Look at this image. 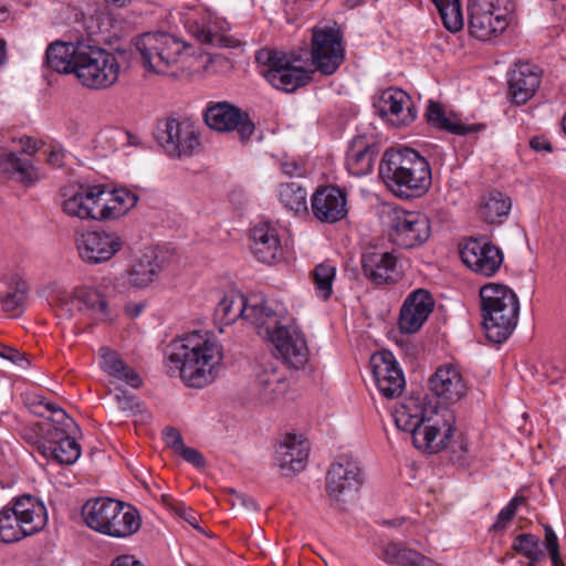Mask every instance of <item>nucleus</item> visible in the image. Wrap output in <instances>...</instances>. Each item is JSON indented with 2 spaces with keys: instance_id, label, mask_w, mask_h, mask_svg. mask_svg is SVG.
I'll use <instances>...</instances> for the list:
<instances>
[{
  "instance_id": "obj_1",
  "label": "nucleus",
  "mask_w": 566,
  "mask_h": 566,
  "mask_svg": "<svg viewBox=\"0 0 566 566\" xmlns=\"http://www.w3.org/2000/svg\"><path fill=\"white\" fill-rule=\"evenodd\" d=\"M223 360L222 345L208 332H192L170 343L167 349V368L178 375L184 384L203 388L218 376Z\"/></svg>"
},
{
  "instance_id": "obj_2",
  "label": "nucleus",
  "mask_w": 566,
  "mask_h": 566,
  "mask_svg": "<svg viewBox=\"0 0 566 566\" xmlns=\"http://www.w3.org/2000/svg\"><path fill=\"white\" fill-rule=\"evenodd\" d=\"M436 407L427 406L426 398L409 397L396 408L394 412L395 423L398 429L411 434L413 446L429 453H437L447 447V441L453 436L455 417L452 411L444 410L443 424L433 423L432 415Z\"/></svg>"
},
{
  "instance_id": "obj_3",
  "label": "nucleus",
  "mask_w": 566,
  "mask_h": 566,
  "mask_svg": "<svg viewBox=\"0 0 566 566\" xmlns=\"http://www.w3.org/2000/svg\"><path fill=\"white\" fill-rule=\"evenodd\" d=\"M379 176L395 196L405 199L420 197L431 185L429 163L408 147L386 150L379 164Z\"/></svg>"
},
{
  "instance_id": "obj_4",
  "label": "nucleus",
  "mask_w": 566,
  "mask_h": 566,
  "mask_svg": "<svg viewBox=\"0 0 566 566\" xmlns=\"http://www.w3.org/2000/svg\"><path fill=\"white\" fill-rule=\"evenodd\" d=\"M483 327L489 340L502 344L516 327L520 303L506 285L489 283L480 290Z\"/></svg>"
},
{
  "instance_id": "obj_5",
  "label": "nucleus",
  "mask_w": 566,
  "mask_h": 566,
  "mask_svg": "<svg viewBox=\"0 0 566 566\" xmlns=\"http://www.w3.org/2000/svg\"><path fill=\"white\" fill-rule=\"evenodd\" d=\"M301 59L286 52L263 48L255 52V62L260 74L276 90L294 92L306 85L311 80V72L296 65Z\"/></svg>"
},
{
  "instance_id": "obj_6",
  "label": "nucleus",
  "mask_w": 566,
  "mask_h": 566,
  "mask_svg": "<svg viewBox=\"0 0 566 566\" xmlns=\"http://www.w3.org/2000/svg\"><path fill=\"white\" fill-rule=\"evenodd\" d=\"M77 55L75 75L85 87L105 90L118 81L122 66L113 52L84 40Z\"/></svg>"
},
{
  "instance_id": "obj_7",
  "label": "nucleus",
  "mask_w": 566,
  "mask_h": 566,
  "mask_svg": "<svg viewBox=\"0 0 566 566\" xmlns=\"http://www.w3.org/2000/svg\"><path fill=\"white\" fill-rule=\"evenodd\" d=\"M184 41L166 32H147L136 41L143 65L157 74H166L184 54Z\"/></svg>"
},
{
  "instance_id": "obj_8",
  "label": "nucleus",
  "mask_w": 566,
  "mask_h": 566,
  "mask_svg": "<svg viewBox=\"0 0 566 566\" xmlns=\"http://www.w3.org/2000/svg\"><path fill=\"white\" fill-rule=\"evenodd\" d=\"M385 223L390 241L402 249L419 247L430 237V221L420 212L392 208L385 213Z\"/></svg>"
},
{
  "instance_id": "obj_9",
  "label": "nucleus",
  "mask_w": 566,
  "mask_h": 566,
  "mask_svg": "<svg viewBox=\"0 0 566 566\" xmlns=\"http://www.w3.org/2000/svg\"><path fill=\"white\" fill-rule=\"evenodd\" d=\"M276 316L277 310L266 302L250 303L242 294L223 296L214 308L216 322L230 325L242 317L255 325L261 336H264V325Z\"/></svg>"
},
{
  "instance_id": "obj_10",
  "label": "nucleus",
  "mask_w": 566,
  "mask_h": 566,
  "mask_svg": "<svg viewBox=\"0 0 566 566\" xmlns=\"http://www.w3.org/2000/svg\"><path fill=\"white\" fill-rule=\"evenodd\" d=\"M283 319L277 311L276 318L270 319L264 325V331L282 360L291 368L300 369L308 361V347L302 333L294 326H284Z\"/></svg>"
},
{
  "instance_id": "obj_11",
  "label": "nucleus",
  "mask_w": 566,
  "mask_h": 566,
  "mask_svg": "<svg viewBox=\"0 0 566 566\" xmlns=\"http://www.w3.org/2000/svg\"><path fill=\"white\" fill-rule=\"evenodd\" d=\"M156 139L168 156L176 158L192 156L201 147L199 129L189 122L176 118L158 122Z\"/></svg>"
},
{
  "instance_id": "obj_12",
  "label": "nucleus",
  "mask_w": 566,
  "mask_h": 566,
  "mask_svg": "<svg viewBox=\"0 0 566 566\" xmlns=\"http://www.w3.org/2000/svg\"><path fill=\"white\" fill-rule=\"evenodd\" d=\"M312 63L324 75L334 74L344 62L345 48L338 27H315L312 31Z\"/></svg>"
},
{
  "instance_id": "obj_13",
  "label": "nucleus",
  "mask_w": 566,
  "mask_h": 566,
  "mask_svg": "<svg viewBox=\"0 0 566 566\" xmlns=\"http://www.w3.org/2000/svg\"><path fill=\"white\" fill-rule=\"evenodd\" d=\"M125 239L115 230L82 231L75 235L80 259L87 264H101L113 259L124 248Z\"/></svg>"
},
{
  "instance_id": "obj_14",
  "label": "nucleus",
  "mask_w": 566,
  "mask_h": 566,
  "mask_svg": "<svg viewBox=\"0 0 566 566\" xmlns=\"http://www.w3.org/2000/svg\"><path fill=\"white\" fill-rule=\"evenodd\" d=\"M364 483V473L357 460L342 455L326 473V492L332 501L340 502L356 494Z\"/></svg>"
},
{
  "instance_id": "obj_15",
  "label": "nucleus",
  "mask_w": 566,
  "mask_h": 566,
  "mask_svg": "<svg viewBox=\"0 0 566 566\" xmlns=\"http://www.w3.org/2000/svg\"><path fill=\"white\" fill-rule=\"evenodd\" d=\"M203 118L206 124L217 132L237 130L242 142L248 140L255 130L249 114L228 102L209 103Z\"/></svg>"
},
{
  "instance_id": "obj_16",
  "label": "nucleus",
  "mask_w": 566,
  "mask_h": 566,
  "mask_svg": "<svg viewBox=\"0 0 566 566\" xmlns=\"http://www.w3.org/2000/svg\"><path fill=\"white\" fill-rule=\"evenodd\" d=\"M462 262L474 273L492 276L503 263L502 250L486 238L471 237L460 248Z\"/></svg>"
},
{
  "instance_id": "obj_17",
  "label": "nucleus",
  "mask_w": 566,
  "mask_h": 566,
  "mask_svg": "<svg viewBox=\"0 0 566 566\" xmlns=\"http://www.w3.org/2000/svg\"><path fill=\"white\" fill-rule=\"evenodd\" d=\"M469 11L470 33L479 40H490L509 25L506 14L499 0L496 3L493 0H476L470 6Z\"/></svg>"
},
{
  "instance_id": "obj_18",
  "label": "nucleus",
  "mask_w": 566,
  "mask_h": 566,
  "mask_svg": "<svg viewBox=\"0 0 566 566\" xmlns=\"http://www.w3.org/2000/svg\"><path fill=\"white\" fill-rule=\"evenodd\" d=\"M373 376L380 394L394 399L405 389V376L394 355L388 352H378L370 358Z\"/></svg>"
},
{
  "instance_id": "obj_19",
  "label": "nucleus",
  "mask_w": 566,
  "mask_h": 566,
  "mask_svg": "<svg viewBox=\"0 0 566 566\" xmlns=\"http://www.w3.org/2000/svg\"><path fill=\"white\" fill-rule=\"evenodd\" d=\"M60 306L71 316L75 308L78 312H86L97 321H111L113 316L106 296L91 286H78L74 289L71 294L60 298Z\"/></svg>"
},
{
  "instance_id": "obj_20",
  "label": "nucleus",
  "mask_w": 566,
  "mask_h": 566,
  "mask_svg": "<svg viewBox=\"0 0 566 566\" xmlns=\"http://www.w3.org/2000/svg\"><path fill=\"white\" fill-rule=\"evenodd\" d=\"M251 251L255 259L272 265L283 259L284 250L280 230L270 221H260L250 230Z\"/></svg>"
},
{
  "instance_id": "obj_21",
  "label": "nucleus",
  "mask_w": 566,
  "mask_h": 566,
  "mask_svg": "<svg viewBox=\"0 0 566 566\" xmlns=\"http://www.w3.org/2000/svg\"><path fill=\"white\" fill-rule=\"evenodd\" d=\"M313 216L321 222L335 223L347 213V192L336 186H321L311 198Z\"/></svg>"
},
{
  "instance_id": "obj_22",
  "label": "nucleus",
  "mask_w": 566,
  "mask_h": 566,
  "mask_svg": "<svg viewBox=\"0 0 566 566\" xmlns=\"http://www.w3.org/2000/svg\"><path fill=\"white\" fill-rule=\"evenodd\" d=\"M360 266L364 276L375 286L395 282L397 258L392 252L367 249L361 253Z\"/></svg>"
},
{
  "instance_id": "obj_23",
  "label": "nucleus",
  "mask_w": 566,
  "mask_h": 566,
  "mask_svg": "<svg viewBox=\"0 0 566 566\" xmlns=\"http://www.w3.org/2000/svg\"><path fill=\"white\" fill-rule=\"evenodd\" d=\"M103 185L80 187L78 190L69 195L62 203L65 214L81 220H98L99 219V200H103Z\"/></svg>"
},
{
  "instance_id": "obj_24",
  "label": "nucleus",
  "mask_w": 566,
  "mask_h": 566,
  "mask_svg": "<svg viewBox=\"0 0 566 566\" xmlns=\"http://www.w3.org/2000/svg\"><path fill=\"white\" fill-rule=\"evenodd\" d=\"M434 306L431 294L418 289L405 300L399 315V327L402 333H416L427 321Z\"/></svg>"
},
{
  "instance_id": "obj_25",
  "label": "nucleus",
  "mask_w": 566,
  "mask_h": 566,
  "mask_svg": "<svg viewBox=\"0 0 566 566\" xmlns=\"http://www.w3.org/2000/svg\"><path fill=\"white\" fill-rule=\"evenodd\" d=\"M380 116L388 117L396 125H408L415 120L417 114L410 96L400 88L385 90L375 104Z\"/></svg>"
},
{
  "instance_id": "obj_26",
  "label": "nucleus",
  "mask_w": 566,
  "mask_h": 566,
  "mask_svg": "<svg viewBox=\"0 0 566 566\" xmlns=\"http://www.w3.org/2000/svg\"><path fill=\"white\" fill-rule=\"evenodd\" d=\"M430 390L441 403L458 402L467 395V384L461 373L451 365L440 366L429 379Z\"/></svg>"
},
{
  "instance_id": "obj_27",
  "label": "nucleus",
  "mask_w": 566,
  "mask_h": 566,
  "mask_svg": "<svg viewBox=\"0 0 566 566\" xmlns=\"http://www.w3.org/2000/svg\"><path fill=\"white\" fill-rule=\"evenodd\" d=\"M289 384L285 376L273 366H260L251 386V396L260 403H272L285 395Z\"/></svg>"
},
{
  "instance_id": "obj_28",
  "label": "nucleus",
  "mask_w": 566,
  "mask_h": 566,
  "mask_svg": "<svg viewBox=\"0 0 566 566\" xmlns=\"http://www.w3.org/2000/svg\"><path fill=\"white\" fill-rule=\"evenodd\" d=\"M11 515L23 526L39 533L48 522L45 505L35 496L23 494L13 497L6 506Z\"/></svg>"
},
{
  "instance_id": "obj_29",
  "label": "nucleus",
  "mask_w": 566,
  "mask_h": 566,
  "mask_svg": "<svg viewBox=\"0 0 566 566\" xmlns=\"http://www.w3.org/2000/svg\"><path fill=\"white\" fill-rule=\"evenodd\" d=\"M308 443L296 434H286L275 450V461L283 474L301 472L308 459Z\"/></svg>"
},
{
  "instance_id": "obj_30",
  "label": "nucleus",
  "mask_w": 566,
  "mask_h": 566,
  "mask_svg": "<svg viewBox=\"0 0 566 566\" xmlns=\"http://www.w3.org/2000/svg\"><path fill=\"white\" fill-rule=\"evenodd\" d=\"M541 73L530 63H517L509 75V92L516 105L525 104L539 87Z\"/></svg>"
},
{
  "instance_id": "obj_31",
  "label": "nucleus",
  "mask_w": 566,
  "mask_h": 566,
  "mask_svg": "<svg viewBox=\"0 0 566 566\" xmlns=\"http://www.w3.org/2000/svg\"><path fill=\"white\" fill-rule=\"evenodd\" d=\"M83 43L84 40L76 42L56 41L51 43L45 53L48 66L57 73L76 74L77 54Z\"/></svg>"
},
{
  "instance_id": "obj_32",
  "label": "nucleus",
  "mask_w": 566,
  "mask_h": 566,
  "mask_svg": "<svg viewBox=\"0 0 566 566\" xmlns=\"http://www.w3.org/2000/svg\"><path fill=\"white\" fill-rule=\"evenodd\" d=\"M426 118L432 127L459 136L473 134L485 127L482 124H463L457 114H447L442 105L434 101H429Z\"/></svg>"
},
{
  "instance_id": "obj_33",
  "label": "nucleus",
  "mask_w": 566,
  "mask_h": 566,
  "mask_svg": "<svg viewBox=\"0 0 566 566\" xmlns=\"http://www.w3.org/2000/svg\"><path fill=\"white\" fill-rule=\"evenodd\" d=\"M0 177L25 186L33 185L40 179L39 171L32 161L14 153L0 155Z\"/></svg>"
},
{
  "instance_id": "obj_34",
  "label": "nucleus",
  "mask_w": 566,
  "mask_h": 566,
  "mask_svg": "<svg viewBox=\"0 0 566 566\" xmlns=\"http://www.w3.org/2000/svg\"><path fill=\"white\" fill-rule=\"evenodd\" d=\"M102 197L103 200H99L101 211L98 216L101 220L117 219L134 208L138 201V196L126 188L108 191L103 186Z\"/></svg>"
},
{
  "instance_id": "obj_35",
  "label": "nucleus",
  "mask_w": 566,
  "mask_h": 566,
  "mask_svg": "<svg viewBox=\"0 0 566 566\" xmlns=\"http://www.w3.org/2000/svg\"><path fill=\"white\" fill-rule=\"evenodd\" d=\"M376 147L366 143L363 136L353 139L346 155V167L350 175L361 177L368 175L377 157Z\"/></svg>"
},
{
  "instance_id": "obj_36",
  "label": "nucleus",
  "mask_w": 566,
  "mask_h": 566,
  "mask_svg": "<svg viewBox=\"0 0 566 566\" xmlns=\"http://www.w3.org/2000/svg\"><path fill=\"white\" fill-rule=\"evenodd\" d=\"M119 501L113 499L88 500L82 510L86 525L102 534H105L109 526L111 518L116 516Z\"/></svg>"
},
{
  "instance_id": "obj_37",
  "label": "nucleus",
  "mask_w": 566,
  "mask_h": 566,
  "mask_svg": "<svg viewBox=\"0 0 566 566\" xmlns=\"http://www.w3.org/2000/svg\"><path fill=\"white\" fill-rule=\"evenodd\" d=\"M102 369L116 380L138 389L143 385L142 377L137 371L127 365L122 357L109 347L99 348Z\"/></svg>"
},
{
  "instance_id": "obj_38",
  "label": "nucleus",
  "mask_w": 566,
  "mask_h": 566,
  "mask_svg": "<svg viewBox=\"0 0 566 566\" xmlns=\"http://www.w3.org/2000/svg\"><path fill=\"white\" fill-rule=\"evenodd\" d=\"M380 557L385 563L395 566H440L431 558L397 542L384 545Z\"/></svg>"
},
{
  "instance_id": "obj_39",
  "label": "nucleus",
  "mask_w": 566,
  "mask_h": 566,
  "mask_svg": "<svg viewBox=\"0 0 566 566\" xmlns=\"http://www.w3.org/2000/svg\"><path fill=\"white\" fill-rule=\"evenodd\" d=\"M116 511V516L111 518L105 535L124 538L139 531L142 518L135 507L119 502Z\"/></svg>"
},
{
  "instance_id": "obj_40",
  "label": "nucleus",
  "mask_w": 566,
  "mask_h": 566,
  "mask_svg": "<svg viewBox=\"0 0 566 566\" xmlns=\"http://www.w3.org/2000/svg\"><path fill=\"white\" fill-rule=\"evenodd\" d=\"M512 207L511 198L500 191L483 196L479 209L481 219L488 223H501Z\"/></svg>"
},
{
  "instance_id": "obj_41",
  "label": "nucleus",
  "mask_w": 566,
  "mask_h": 566,
  "mask_svg": "<svg viewBox=\"0 0 566 566\" xmlns=\"http://www.w3.org/2000/svg\"><path fill=\"white\" fill-rule=\"evenodd\" d=\"M279 199L285 209L294 214L307 213V191L297 182H286L279 187Z\"/></svg>"
},
{
  "instance_id": "obj_42",
  "label": "nucleus",
  "mask_w": 566,
  "mask_h": 566,
  "mask_svg": "<svg viewBox=\"0 0 566 566\" xmlns=\"http://www.w3.org/2000/svg\"><path fill=\"white\" fill-rule=\"evenodd\" d=\"M38 449L44 457L52 458L61 464H73L81 455V447L72 437L57 444L42 443Z\"/></svg>"
},
{
  "instance_id": "obj_43",
  "label": "nucleus",
  "mask_w": 566,
  "mask_h": 566,
  "mask_svg": "<svg viewBox=\"0 0 566 566\" xmlns=\"http://www.w3.org/2000/svg\"><path fill=\"white\" fill-rule=\"evenodd\" d=\"M159 272V264L156 258L143 255L132 266L128 273L129 285L138 289L149 285Z\"/></svg>"
},
{
  "instance_id": "obj_44",
  "label": "nucleus",
  "mask_w": 566,
  "mask_h": 566,
  "mask_svg": "<svg viewBox=\"0 0 566 566\" xmlns=\"http://www.w3.org/2000/svg\"><path fill=\"white\" fill-rule=\"evenodd\" d=\"M34 534L36 532L29 527H23L15 520V515L13 516L9 513V510L4 507L0 510V542L6 544L15 543Z\"/></svg>"
},
{
  "instance_id": "obj_45",
  "label": "nucleus",
  "mask_w": 566,
  "mask_h": 566,
  "mask_svg": "<svg viewBox=\"0 0 566 566\" xmlns=\"http://www.w3.org/2000/svg\"><path fill=\"white\" fill-rule=\"evenodd\" d=\"M442 20L444 28L455 33L463 27V17L460 0H431Z\"/></svg>"
},
{
  "instance_id": "obj_46",
  "label": "nucleus",
  "mask_w": 566,
  "mask_h": 566,
  "mask_svg": "<svg viewBox=\"0 0 566 566\" xmlns=\"http://www.w3.org/2000/svg\"><path fill=\"white\" fill-rule=\"evenodd\" d=\"M28 283L19 279L14 286L1 298L2 310L12 316H19L25 307Z\"/></svg>"
},
{
  "instance_id": "obj_47",
  "label": "nucleus",
  "mask_w": 566,
  "mask_h": 566,
  "mask_svg": "<svg viewBox=\"0 0 566 566\" xmlns=\"http://www.w3.org/2000/svg\"><path fill=\"white\" fill-rule=\"evenodd\" d=\"M335 275V266L327 263L316 265L313 271L315 291L324 301L328 300L332 295Z\"/></svg>"
},
{
  "instance_id": "obj_48",
  "label": "nucleus",
  "mask_w": 566,
  "mask_h": 566,
  "mask_svg": "<svg viewBox=\"0 0 566 566\" xmlns=\"http://www.w3.org/2000/svg\"><path fill=\"white\" fill-rule=\"evenodd\" d=\"M32 431L35 434L38 446L42 443H46V446L57 444L71 437V432L62 430V428L53 426L49 421L34 423Z\"/></svg>"
},
{
  "instance_id": "obj_49",
  "label": "nucleus",
  "mask_w": 566,
  "mask_h": 566,
  "mask_svg": "<svg viewBox=\"0 0 566 566\" xmlns=\"http://www.w3.org/2000/svg\"><path fill=\"white\" fill-rule=\"evenodd\" d=\"M513 548L524 555L526 558H544V553L539 549L538 537L533 534H520L515 537Z\"/></svg>"
},
{
  "instance_id": "obj_50",
  "label": "nucleus",
  "mask_w": 566,
  "mask_h": 566,
  "mask_svg": "<svg viewBox=\"0 0 566 566\" xmlns=\"http://www.w3.org/2000/svg\"><path fill=\"white\" fill-rule=\"evenodd\" d=\"M199 14H202V21L198 22L197 38L201 43L218 45V46H230L228 40L218 33L212 32L209 27L210 15L205 10H199Z\"/></svg>"
},
{
  "instance_id": "obj_51",
  "label": "nucleus",
  "mask_w": 566,
  "mask_h": 566,
  "mask_svg": "<svg viewBox=\"0 0 566 566\" xmlns=\"http://www.w3.org/2000/svg\"><path fill=\"white\" fill-rule=\"evenodd\" d=\"M525 502L524 496H514L506 506H504L499 515L496 522L490 527L491 531H503L507 524L513 520L516 511L521 504Z\"/></svg>"
},
{
  "instance_id": "obj_52",
  "label": "nucleus",
  "mask_w": 566,
  "mask_h": 566,
  "mask_svg": "<svg viewBox=\"0 0 566 566\" xmlns=\"http://www.w3.org/2000/svg\"><path fill=\"white\" fill-rule=\"evenodd\" d=\"M48 411L51 412V417L46 420L52 422L53 426L62 428L71 433L77 429V424L73 418H71L60 406L56 403L49 405Z\"/></svg>"
},
{
  "instance_id": "obj_53",
  "label": "nucleus",
  "mask_w": 566,
  "mask_h": 566,
  "mask_svg": "<svg viewBox=\"0 0 566 566\" xmlns=\"http://www.w3.org/2000/svg\"><path fill=\"white\" fill-rule=\"evenodd\" d=\"M545 546L552 559L553 566H565L559 554L557 536L551 526L545 527Z\"/></svg>"
},
{
  "instance_id": "obj_54",
  "label": "nucleus",
  "mask_w": 566,
  "mask_h": 566,
  "mask_svg": "<svg viewBox=\"0 0 566 566\" xmlns=\"http://www.w3.org/2000/svg\"><path fill=\"white\" fill-rule=\"evenodd\" d=\"M0 357L13 363L23 369L30 366V360L25 353H22L18 348L8 346L2 343H0Z\"/></svg>"
},
{
  "instance_id": "obj_55",
  "label": "nucleus",
  "mask_w": 566,
  "mask_h": 566,
  "mask_svg": "<svg viewBox=\"0 0 566 566\" xmlns=\"http://www.w3.org/2000/svg\"><path fill=\"white\" fill-rule=\"evenodd\" d=\"M229 502L232 507H240L247 511H256L258 506L255 501L247 494L239 493L235 490L229 491Z\"/></svg>"
},
{
  "instance_id": "obj_56",
  "label": "nucleus",
  "mask_w": 566,
  "mask_h": 566,
  "mask_svg": "<svg viewBox=\"0 0 566 566\" xmlns=\"http://www.w3.org/2000/svg\"><path fill=\"white\" fill-rule=\"evenodd\" d=\"M117 408L125 412H135L139 409V403L134 395L125 390H118L115 395Z\"/></svg>"
},
{
  "instance_id": "obj_57",
  "label": "nucleus",
  "mask_w": 566,
  "mask_h": 566,
  "mask_svg": "<svg viewBox=\"0 0 566 566\" xmlns=\"http://www.w3.org/2000/svg\"><path fill=\"white\" fill-rule=\"evenodd\" d=\"M177 453L185 461L195 465L196 468H203L206 465V459L203 454L195 448H190L185 444Z\"/></svg>"
},
{
  "instance_id": "obj_58",
  "label": "nucleus",
  "mask_w": 566,
  "mask_h": 566,
  "mask_svg": "<svg viewBox=\"0 0 566 566\" xmlns=\"http://www.w3.org/2000/svg\"><path fill=\"white\" fill-rule=\"evenodd\" d=\"M54 402L49 401L44 396L40 394H32L28 396V405L32 409V411L39 416L44 417L48 411V406L53 405Z\"/></svg>"
},
{
  "instance_id": "obj_59",
  "label": "nucleus",
  "mask_w": 566,
  "mask_h": 566,
  "mask_svg": "<svg viewBox=\"0 0 566 566\" xmlns=\"http://www.w3.org/2000/svg\"><path fill=\"white\" fill-rule=\"evenodd\" d=\"M163 436L166 444L172 448L176 453L182 448V446H185L181 433L176 428H165L163 431Z\"/></svg>"
},
{
  "instance_id": "obj_60",
  "label": "nucleus",
  "mask_w": 566,
  "mask_h": 566,
  "mask_svg": "<svg viewBox=\"0 0 566 566\" xmlns=\"http://www.w3.org/2000/svg\"><path fill=\"white\" fill-rule=\"evenodd\" d=\"M175 512L178 516L188 522L192 527L199 528V520L196 512L192 509L186 507L182 504H178L177 506H175Z\"/></svg>"
},
{
  "instance_id": "obj_61",
  "label": "nucleus",
  "mask_w": 566,
  "mask_h": 566,
  "mask_svg": "<svg viewBox=\"0 0 566 566\" xmlns=\"http://www.w3.org/2000/svg\"><path fill=\"white\" fill-rule=\"evenodd\" d=\"M530 146L536 151H552V145L548 139L544 137H534L530 140Z\"/></svg>"
},
{
  "instance_id": "obj_62",
  "label": "nucleus",
  "mask_w": 566,
  "mask_h": 566,
  "mask_svg": "<svg viewBox=\"0 0 566 566\" xmlns=\"http://www.w3.org/2000/svg\"><path fill=\"white\" fill-rule=\"evenodd\" d=\"M283 172L290 177L302 176L303 168L295 161H285L282 164Z\"/></svg>"
},
{
  "instance_id": "obj_63",
  "label": "nucleus",
  "mask_w": 566,
  "mask_h": 566,
  "mask_svg": "<svg viewBox=\"0 0 566 566\" xmlns=\"http://www.w3.org/2000/svg\"><path fill=\"white\" fill-rule=\"evenodd\" d=\"M111 566H143V564L132 556L123 555L115 558Z\"/></svg>"
},
{
  "instance_id": "obj_64",
  "label": "nucleus",
  "mask_w": 566,
  "mask_h": 566,
  "mask_svg": "<svg viewBox=\"0 0 566 566\" xmlns=\"http://www.w3.org/2000/svg\"><path fill=\"white\" fill-rule=\"evenodd\" d=\"M64 154L60 150H52L49 155V163L55 167H61L63 165Z\"/></svg>"
}]
</instances>
